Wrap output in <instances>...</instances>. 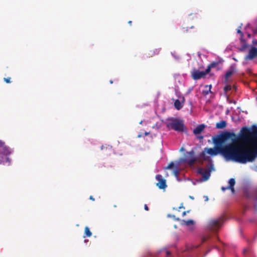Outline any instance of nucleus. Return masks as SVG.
Returning <instances> with one entry per match:
<instances>
[{"label": "nucleus", "instance_id": "nucleus-1", "mask_svg": "<svg viewBox=\"0 0 257 257\" xmlns=\"http://www.w3.org/2000/svg\"><path fill=\"white\" fill-rule=\"evenodd\" d=\"M244 145L239 134L232 140V143L226 145L224 147L205 148L200 153V157L207 161L209 160V156H206V153L211 156H216L220 153L227 161L231 160L241 164H246L250 162V157L247 154Z\"/></svg>", "mask_w": 257, "mask_h": 257}, {"label": "nucleus", "instance_id": "nucleus-2", "mask_svg": "<svg viewBox=\"0 0 257 257\" xmlns=\"http://www.w3.org/2000/svg\"><path fill=\"white\" fill-rule=\"evenodd\" d=\"M240 138L247 154L250 155V162L257 157V126L252 125L251 128L243 127L239 133Z\"/></svg>", "mask_w": 257, "mask_h": 257}, {"label": "nucleus", "instance_id": "nucleus-3", "mask_svg": "<svg viewBox=\"0 0 257 257\" xmlns=\"http://www.w3.org/2000/svg\"><path fill=\"white\" fill-rule=\"evenodd\" d=\"M11 154V151L5 142L0 140V164L8 163L10 165L11 160L9 156Z\"/></svg>", "mask_w": 257, "mask_h": 257}, {"label": "nucleus", "instance_id": "nucleus-4", "mask_svg": "<svg viewBox=\"0 0 257 257\" xmlns=\"http://www.w3.org/2000/svg\"><path fill=\"white\" fill-rule=\"evenodd\" d=\"M167 126L169 129H172L178 132H183L185 130L183 120L176 118L169 119V121L167 123Z\"/></svg>", "mask_w": 257, "mask_h": 257}, {"label": "nucleus", "instance_id": "nucleus-5", "mask_svg": "<svg viewBox=\"0 0 257 257\" xmlns=\"http://www.w3.org/2000/svg\"><path fill=\"white\" fill-rule=\"evenodd\" d=\"M231 136H235V134L234 133L225 132L220 136L213 137V142L215 145V147H224V146H222L223 144L225 142L226 140Z\"/></svg>", "mask_w": 257, "mask_h": 257}, {"label": "nucleus", "instance_id": "nucleus-6", "mask_svg": "<svg viewBox=\"0 0 257 257\" xmlns=\"http://www.w3.org/2000/svg\"><path fill=\"white\" fill-rule=\"evenodd\" d=\"M224 220L223 216L216 219H211L208 224V228L211 231H216L221 227Z\"/></svg>", "mask_w": 257, "mask_h": 257}, {"label": "nucleus", "instance_id": "nucleus-7", "mask_svg": "<svg viewBox=\"0 0 257 257\" xmlns=\"http://www.w3.org/2000/svg\"><path fill=\"white\" fill-rule=\"evenodd\" d=\"M195 153L194 151H191L187 152L185 155V159L183 161L187 162L190 165H193L197 161V158L195 157Z\"/></svg>", "mask_w": 257, "mask_h": 257}, {"label": "nucleus", "instance_id": "nucleus-8", "mask_svg": "<svg viewBox=\"0 0 257 257\" xmlns=\"http://www.w3.org/2000/svg\"><path fill=\"white\" fill-rule=\"evenodd\" d=\"M246 197L247 199H253L256 201V203L254 205V207L257 211V187L246 192Z\"/></svg>", "mask_w": 257, "mask_h": 257}, {"label": "nucleus", "instance_id": "nucleus-9", "mask_svg": "<svg viewBox=\"0 0 257 257\" xmlns=\"http://www.w3.org/2000/svg\"><path fill=\"white\" fill-rule=\"evenodd\" d=\"M208 73L206 70L205 71H200L197 70H194L192 72V77L194 80H198L202 78L205 77Z\"/></svg>", "mask_w": 257, "mask_h": 257}, {"label": "nucleus", "instance_id": "nucleus-10", "mask_svg": "<svg viewBox=\"0 0 257 257\" xmlns=\"http://www.w3.org/2000/svg\"><path fill=\"white\" fill-rule=\"evenodd\" d=\"M156 179L158 181L156 186L160 189H165L167 187L166 181L160 174H158L156 176Z\"/></svg>", "mask_w": 257, "mask_h": 257}, {"label": "nucleus", "instance_id": "nucleus-11", "mask_svg": "<svg viewBox=\"0 0 257 257\" xmlns=\"http://www.w3.org/2000/svg\"><path fill=\"white\" fill-rule=\"evenodd\" d=\"M257 57V48L252 46L249 50L248 54L245 56L246 60H252Z\"/></svg>", "mask_w": 257, "mask_h": 257}, {"label": "nucleus", "instance_id": "nucleus-12", "mask_svg": "<svg viewBox=\"0 0 257 257\" xmlns=\"http://www.w3.org/2000/svg\"><path fill=\"white\" fill-rule=\"evenodd\" d=\"M235 179L234 178H231L228 181V186H227L226 187H221V190L223 191H224L226 190H228H228H230L232 193H234L235 190H234V186L235 185Z\"/></svg>", "mask_w": 257, "mask_h": 257}, {"label": "nucleus", "instance_id": "nucleus-13", "mask_svg": "<svg viewBox=\"0 0 257 257\" xmlns=\"http://www.w3.org/2000/svg\"><path fill=\"white\" fill-rule=\"evenodd\" d=\"M198 173L202 175L204 181H207L209 178L210 176V171L202 168H200L198 169Z\"/></svg>", "mask_w": 257, "mask_h": 257}, {"label": "nucleus", "instance_id": "nucleus-14", "mask_svg": "<svg viewBox=\"0 0 257 257\" xmlns=\"http://www.w3.org/2000/svg\"><path fill=\"white\" fill-rule=\"evenodd\" d=\"M235 72V68L233 66H230L229 69L226 72L225 75V83L227 82L228 78Z\"/></svg>", "mask_w": 257, "mask_h": 257}, {"label": "nucleus", "instance_id": "nucleus-15", "mask_svg": "<svg viewBox=\"0 0 257 257\" xmlns=\"http://www.w3.org/2000/svg\"><path fill=\"white\" fill-rule=\"evenodd\" d=\"M205 127V125L204 124H199L195 129H194L193 133L195 135L200 134L204 130Z\"/></svg>", "mask_w": 257, "mask_h": 257}, {"label": "nucleus", "instance_id": "nucleus-16", "mask_svg": "<svg viewBox=\"0 0 257 257\" xmlns=\"http://www.w3.org/2000/svg\"><path fill=\"white\" fill-rule=\"evenodd\" d=\"M226 122L225 120H221L216 123V128L217 129H223L226 126Z\"/></svg>", "mask_w": 257, "mask_h": 257}, {"label": "nucleus", "instance_id": "nucleus-17", "mask_svg": "<svg viewBox=\"0 0 257 257\" xmlns=\"http://www.w3.org/2000/svg\"><path fill=\"white\" fill-rule=\"evenodd\" d=\"M240 41L242 44V47H241V50L243 51L248 48V45L246 42V41L243 38V37H242L240 36Z\"/></svg>", "mask_w": 257, "mask_h": 257}, {"label": "nucleus", "instance_id": "nucleus-18", "mask_svg": "<svg viewBox=\"0 0 257 257\" xmlns=\"http://www.w3.org/2000/svg\"><path fill=\"white\" fill-rule=\"evenodd\" d=\"M212 87L211 85H206L205 86V89L202 91V94L204 95H207L209 92L211 93V89Z\"/></svg>", "mask_w": 257, "mask_h": 257}, {"label": "nucleus", "instance_id": "nucleus-19", "mask_svg": "<svg viewBox=\"0 0 257 257\" xmlns=\"http://www.w3.org/2000/svg\"><path fill=\"white\" fill-rule=\"evenodd\" d=\"M180 221H181V224L182 225H185L186 226H189L190 225L193 224L194 223V221L191 219L188 220H181Z\"/></svg>", "mask_w": 257, "mask_h": 257}, {"label": "nucleus", "instance_id": "nucleus-20", "mask_svg": "<svg viewBox=\"0 0 257 257\" xmlns=\"http://www.w3.org/2000/svg\"><path fill=\"white\" fill-rule=\"evenodd\" d=\"M174 106L177 110H180L182 108L183 105L179 99H176L174 102Z\"/></svg>", "mask_w": 257, "mask_h": 257}, {"label": "nucleus", "instance_id": "nucleus-21", "mask_svg": "<svg viewBox=\"0 0 257 257\" xmlns=\"http://www.w3.org/2000/svg\"><path fill=\"white\" fill-rule=\"evenodd\" d=\"M92 233L90 231L89 227L88 226H86L84 228V235L83 236V237H90Z\"/></svg>", "mask_w": 257, "mask_h": 257}, {"label": "nucleus", "instance_id": "nucleus-22", "mask_svg": "<svg viewBox=\"0 0 257 257\" xmlns=\"http://www.w3.org/2000/svg\"><path fill=\"white\" fill-rule=\"evenodd\" d=\"M218 64V63L217 62H213L211 63H210L207 68L206 69L207 72H208V73L210 72L211 69L212 68H214L216 67Z\"/></svg>", "mask_w": 257, "mask_h": 257}, {"label": "nucleus", "instance_id": "nucleus-23", "mask_svg": "<svg viewBox=\"0 0 257 257\" xmlns=\"http://www.w3.org/2000/svg\"><path fill=\"white\" fill-rule=\"evenodd\" d=\"M150 53L149 54L150 56L152 57L154 55H157L160 52V50L159 49H154L153 50H151L150 51Z\"/></svg>", "mask_w": 257, "mask_h": 257}, {"label": "nucleus", "instance_id": "nucleus-24", "mask_svg": "<svg viewBox=\"0 0 257 257\" xmlns=\"http://www.w3.org/2000/svg\"><path fill=\"white\" fill-rule=\"evenodd\" d=\"M231 86L230 85H226L224 87L223 90L225 93H226L228 91L231 89Z\"/></svg>", "mask_w": 257, "mask_h": 257}, {"label": "nucleus", "instance_id": "nucleus-25", "mask_svg": "<svg viewBox=\"0 0 257 257\" xmlns=\"http://www.w3.org/2000/svg\"><path fill=\"white\" fill-rule=\"evenodd\" d=\"M168 217H172V218H173L174 219V220H175V221H180V220H180V219L179 218H178V217H176L175 216V215H170V214H169V215H168Z\"/></svg>", "mask_w": 257, "mask_h": 257}, {"label": "nucleus", "instance_id": "nucleus-26", "mask_svg": "<svg viewBox=\"0 0 257 257\" xmlns=\"http://www.w3.org/2000/svg\"><path fill=\"white\" fill-rule=\"evenodd\" d=\"M174 165V163L172 162L165 168V169H171L173 167Z\"/></svg>", "mask_w": 257, "mask_h": 257}, {"label": "nucleus", "instance_id": "nucleus-27", "mask_svg": "<svg viewBox=\"0 0 257 257\" xmlns=\"http://www.w3.org/2000/svg\"><path fill=\"white\" fill-rule=\"evenodd\" d=\"M11 77L4 78V80L7 83H10L12 82L11 80Z\"/></svg>", "mask_w": 257, "mask_h": 257}, {"label": "nucleus", "instance_id": "nucleus-28", "mask_svg": "<svg viewBox=\"0 0 257 257\" xmlns=\"http://www.w3.org/2000/svg\"><path fill=\"white\" fill-rule=\"evenodd\" d=\"M252 44L254 47H257V39H253L252 41Z\"/></svg>", "mask_w": 257, "mask_h": 257}, {"label": "nucleus", "instance_id": "nucleus-29", "mask_svg": "<svg viewBox=\"0 0 257 257\" xmlns=\"http://www.w3.org/2000/svg\"><path fill=\"white\" fill-rule=\"evenodd\" d=\"M174 174L175 176L178 177L179 175V171L177 169L174 171Z\"/></svg>", "mask_w": 257, "mask_h": 257}, {"label": "nucleus", "instance_id": "nucleus-30", "mask_svg": "<svg viewBox=\"0 0 257 257\" xmlns=\"http://www.w3.org/2000/svg\"><path fill=\"white\" fill-rule=\"evenodd\" d=\"M248 251H249V250L248 249L245 248L243 250V254L245 255L246 254H247L248 252Z\"/></svg>", "mask_w": 257, "mask_h": 257}, {"label": "nucleus", "instance_id": "nucleus-31", "mask_svg": "<svg viewBox=\"0 0 257 257\" xmlns=\"http://www.w3.org/2000/svg\"><path fill=\"white\" fill-rule=\"evenodd\" d=\"M237 32L238 33L240 34V36H241V37H243V33L240 31V30H239V29L237 30Z\"/></svg>", "mask_w": 257, "mask_h": 257}, {"label": "nucleus", "instance_id": "nucleus-32", "mask_svg": "<svg viewBox=\"0 0 257 257\" xmlns=\"http://www.w3.org/2000/svg\"><path fill=\"white\" fill-rule=\"evenodd\" d=\"M252 32L253 33V34L255 35L257 34V27L255 29H252Z\"/></svg>", "mask_w": 257, "mask_h": 257}, {"label": "nucleus", "instance_id": "nucleus-33", "mask_svg": "<svg viewBox=\"0 0 257 257\" xmlns=\"http://www.w3.org/2000/svg\"><path fill=\"white\" fill-rule=\"evenodd\" d=\"M144 209L146 210V211H148L149 210V207L148 206H147V204H145L144 205Z\"/></svg>", "mask_w": 257, "mask_h": 257}, {"label": "nucleus", "instance_id": "nucleus-34", "mask_svg": "<svg viewBox=\"0 0 257 257\" xmlns=\"http://www.w3.org/2000/svg\"><path fill=\"white\" fill-rule=\"evenodd\" d=\"M189 211H184L182 213V216H185L186 214H187V213H189Z\"/></svg>", "mask_w": 257, "mask_h": 257}, {"label": "nucleus", "instance_id": "nucleus-35", "mask_svg": "<svg viewBox=\"0 0 257 257\" xmlns=\"http://www.w3.org/2000/svg\"><path fill=\"white\" fill-rule=\"evenodd\" d=\"M166 253L167 256H169L171 254V252H170L169 251H166Z\"/></svg>", "mask_w": 257, "mask_h": 257}, {"label": "nucleus", "instance_id": "nucleus-36", "mask_svg": "<svg viewBox=\"0 0 257 257\" xmlns=\"http://www.w3.org/2000/svg\"><path fill=\"white\" fill-rule=\"evenodd\" d=\"M89 199H90V200H91L92 201H94V200H95L94 198H93V197L92 196H90L89 197Z\"/></svg>", "mask_w": 257, "mask_h": 257}, {"label": "nucleus", "instance_id": "nucleus-37", "mask_svg": "<svg viewBox=\"0 0 257 257\" xmlns=\"http://www.w3.org/2000/svg\"><path fill=\"white\" fill-rule=\"evenodd\" d=\"M203 137L202 136L198 137V139H203Z\"/></svg>", "mask_w": 257, "mask_h": 257}, {"label": "nucleus", "instance_id": "nucleus-38", "mask_svg": "<svg viewBox=\"0 0 257 257\" xmlns=\"http://www.w3.org/2000/svg\"><path fill=\"white\" fill-rule=\"evenodd\" d=\"M247 36L248 38H250L251 37V34H249V33L247 34Z\"/></svg>", "mask_w": 257, "mask_h": 257}, {"label": "nucleus", "instance_id": "nucleus-39", "mask_svg": "<svg viewBox=\"0 0 257 257\" xmlns=\"http://www.w3.org/2000/svg\"><path fill=\"white\" fill-rule=\"evenodd\" d=\"M128 24H130V25H132V21H129L128 22Z\"/></svg>", "mask_w": 257, "mask_h": 257}, {"label": "nucleus", "instance_id": "nucleus-40", "mask_svg": "<svg viewBox=\"0 0 257 257\" xmlns=\"http://www.w3.org/2000/svg\"><path fill=\"white\" fill-rule=\"evenodd\" d=\"M149 133L148 132H145V136H148L149 135Z\"/></svg>", "mask_w": 257, "mask_h": 257}, {"label": "nucleus", "instance_id": "nucleus-41", "mask_svg": "<svg viewBox=\"0 0 257 257\" xmlns=\"http://www.w3.org/2000/svg\"><path fill=\"white\" fill-rule=\"evenodd\" d=\"M179 209H181V208H184V207L183 206H181L179 207Z\"/></svg>", "mask_w": 257, "mask_h": 257}, {"label": "nucleus", "instance_id": "nucleus-42", "mask_svg": "<svg viewBox=\"0 0 257 257\" xmlns=\"http://www.w3.org/2000/svg\"><path fill=\"white\" fill-rule=\"evenodd\" d=\"M233 88H234L235 89H236V86H235V85H234V86H233Z\"/></svg>", "mask_w": 257, "mask_h": 257}, {"label": "nucleus", "instance_id": "nucleus-43", "mask_svg": "<svg viewBox=\"0 0 257 257\" xmlns=\"http://www.w3.org/2000/svg\"><path fill=\"white\" fill-rule=\"evenodd\" d=\"M190 28H191V29H193V28H194V26H191V27H190Z\"/></svg>", "mask_w": 257, "mask_h": 257}, {"label": "nucleus", "instance_id": "nucleus-44", "mask_svg": "<svg viewBox=\"0 0 257 257\" xmlns=\"http://www.w3.org/2000/svg\"><path fill=\"white\" fill-rule=\"evenodd\" d=\"M110 83L111 84H112V83H113V81H112V80H110Z\"/></svg>", "mask_w": 257, "mask_h": 257}, {"label": "nucleus", "instance_id": "nucleus-45", "mask_svg": "<svg viewBox=\"0 0 257 257\" xmlns=\"http://www.w3.org/2000/svg\"><path fill=\"white\" fill-rule=\"evenodd\" d=\"M187 32L188 31V28H186V30Z\"/></svg>", "mask_w": 257, "mask_h": 257}, {"label": "nucleus", "instance_id": "nucleus-46", "mask_svg": "<svg viewBox=\"0 0 257 257\" xmlns=\"http://www.w3.org/2000/svg\"><path fill=\"white\" fill-rule=\"evenodd\" d=\"M205 240H206V239H205V238H203V241H205Z\"/></svg>", "mask_w": 257, "mask_h": 257}]
</instances>
